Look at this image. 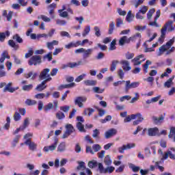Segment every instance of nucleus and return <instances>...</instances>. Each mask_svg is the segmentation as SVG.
<instances>
[{
  "label": "nucleus",
  "mask_w": 175,
  "mask_h": 175,
  "mask_svg": "<svg viewBox=\"0 0 175 175\" xmlns=\"http://www.w3.org/2000/svg\"><path fill=\"white\" fill-rule=\"evenodd\" d=\"M174 40L175 38L173 37V38L170 40L166 43V44L160 46L159 48V52L157 53L158 57H161V55H162V54H163L165 51H167V50H169V49H170V47H172V46H173V44H174Z\"/></svg>",
  "instance_id": "obj_1"
},
{
  "label": "nucleus",
  "mask_w": 175,
  "mask_h": 175,
  "mask_svg": "<svg viewBox=\"0 0 175 175\" xmlns=\"http://www.w3.org/2000/svg\"><path fill=\"white\" fill-rule=\"evenodd\" d=\"M172 24H173V21H169L168 22H167L165 23L164 27L161 29V36L159 38V42H160V43H162L165 40L167 27L172 26Z\"/></svg>",
  "instance_id": "obj_2"
},
{
  "label": "nucleus",
  "mask_w": 175,
  "mask_h": 175,
  "mask_svg": "<svg viewBox=\"0 0 175 175\" xmlns=\"http://www.w3.org/2000/svg\"><path fill=\"white\" fill-rule=\"evenodd\" d=\"M40 80H49L50 79V81H51L52 79L50 77V69L49 68H44L43 69L39 75Z\"/></svg>",
  "instance_id": "obj_3"
},
{
  "label": "nucleus",
  "mask_w": 175,
  "mask_h": 175,
  "mask_svg": "<svg viewBox=\"0 0 175 175\" xmlns=\"http://www.w3.org/2000/svg\"><path fill=\"white\" fill-rule=\"evenodd\" d=\"M75 132V128H73V126L70 124L66 125V131L64 134L62 136V139H66V137L70 136L72 133Z\"/></svg>",
  "instance_id": "obj_4"
},
{
  "label": "nucleus",
  "mask_w": 175,
  "mask_h": 175,
  "mask_svg": "<svg viewBox=\"0 0 175 175\" xmlns=\"http://www.w3.org/2000/svg\"><path fill=\"white\" fill-rule=\"evenodd\" d=\"M40 62H42V57L39 55H34L29 60V65L30 66H32V65L36 66V65H38V64H40Z\"/></svg>",
  "instance_id": "obj_5"
},
{
  "label": "nucleus",
  "mask_w": 175,
  "mask_h": 175,
  "mask_svg": "<svg viewBox=\"0 0 175 175\" xmlns=\"http://www.w3.org/2000/svg\"><path fill=\"white\" fill-rule=\"evenodd\" d=\"M140 85L139 82H133L131 83V81H126L125 85V90L129 91L132 88H137V87Z\"/></svg>",
  "instance_id": "obj_6"
},
{
  "label": "nucleus",
  "mask_w": 175,
  "mask_h": 175,
  "mask_svg": "<svg viewBox=\"0 0 175 175\" xmlns=\"http://www.w3.org/2000/svg\"><path fill=\"white\" fill-rule=\"evenodd\" d=\"M57 146H58V138H55L54 142L52 145L44 147V151L45 152H49V151H54V150L57 148Z\"/></svg>",
  "instance_id": "obj_7"
},
{
  "label": "nucleus",
  "mask_w": 175,
  "mask_h": 175,
  "mask_svg": "<svg viewBox=\"0 0 175 175\" xmlns=\"http://www.w3.org/2000/svg\"><path fill=\"white\" fill-rule=\"evenodd\" d=\"M24 144H25V146H28L29 149L31 151H36V148H38V144H36L35 142H32V140H31V139L26 140L24 142Z\"/></svg>",
  "instance_id": "obj_8"
},
{
  "label": "nucleus",
  "mask_w": 175,
  "mask_h": 175,
  "mask_svg": "<svg viewBox=\"0 0 175 175\" xmlns=\"http://www.w3.org/2000/svg\"><path fill=\"white\" fill-rule=\"evenodd\" d=\"M136 147L135 144H127L126 145H123L122 147L118 148V152L120 154H124L125 152V150H131V148H134Z\"/></svg>",
  "instance_id": "obj_9"
},
{
  "label": "nucleus",
  "mask_w": 175,
  "mask_h": 175,
  "mask_svg": "<svg viewBox=\"0 0 175 175\" xmlns=\"http://www.w3.org/2000/svg\"><path fill=\"white\" fill-rule=\"evenodd\" d=\"M144 57V55H139L138 56L133 59L131 60V62L133 64L134 66L142 65V63L144 62V61H146V59H144L142 61H140V59Z\"/></svg>",
  "instance_id": "obj_10"
},
{
  "label": "nucleus",
  "mask_w": 175,
  "mask_h": 175,
  "mask_svg": "<svg viewBox=\"0 0 175 175\" xmlns=\"http://www.w3.org/2000/svg\"><path fill=\"white\" fill-rule=\"evenodd\" d=\"M12 85H13V83L12 82H9L7 85H5V87L3 89V92H7L8 91V92L13 94V92H15L17 91V90H18V87L14 88H12Z\"/></svg>",
  "instance_id": "obj_11"
},
{
  "label": "nucleus",
  "mask_w": 175,
  "mask_h": 175,
  "mask_svg": "<svg viewBox=\"0 0 175 175\" xmlns=\"http://www.w3.org/2000/svg\"><path fill=\"white\" fill-rule=\"evenodd\" d=\"M83 102H87V98L86 97L79 96V97H77L75 100V104L76 105L79 106V107H83Z\"/></svg>",
  "instance_id": "obj_12"
},
{
  "label": "nucleus",
  "mask_w": 175,
  "mask_h": 175,
  "mask_svg": "<svg viewBox=\"0 0 175 175\" xmlns=\"http://www.w3.org/2000/svg\"><path fill=\"white\" fill-rule=\"evenodd\" d=\"M50 80H51V79L49 78V79H45V80L42 81L41 84H39L36 88V90L37 91H39L40 92H41V91H43V90H46V88H47V85H46V83H47L48 81H50Z\"/></svg>",
  "instance_id": "obj_13"
},
{
  "label": "nucleus",
  "mask_w": 175,
  "mask_h": 175,
  "mask_svg": "<svg viewBox=\"0 0 175 175\" xmlns=\"http://www.w3.org/2000/svg\"><path fill=\"white\" fill-rule=\"evenodd\" d=\"M116 135H117V129H111L105 132V139H110V137H113V136H116Z\"/></svg>",
  "instance_id": "obj_14"
},
{
  "label": "nucleus",
  "mask_w": 175,
  "mask_h": 175,
  "mask_svg": "<svg viewBox=\"0 0 175 175\" xmlns=\"http://www.w3.org/2000/svg\"><path fill=\"white\" fill-rule=\"evenodd\" d=\"M25 79H30V80H35L38 77V72L34 71H29L24 75Z\"/></svg>",
  "instance_id": "obj_15"
},
{
  "label": "nucleus",
  "mask_w": 175,
  "mask_h": 175,
  "mask_svg": "<svg viewBox=\"0 0 175 175\" xmlns=\"http://www.w3.org/2000/svg\"><path fill=\"white\" fill-rule=\"evenodd\" d=\"M159 133V129L157 127L148 129V136H157Z\"/></svg>",
  "instance_id": "obj_16"
},
{
  "label": "nucleus",
  "mask_w": 175,
  "mask_h": 175,
  "mask_svg": "<svg viewBox=\"0 0 175 175\" xmlns=\"http://www.w3.org/2000/svg\"><path fill=\"white\" fill-rule=\"evenodd\" d=\"M152 120L153 121V123L155 124V125H161V124L163 122L165 117H163V116H161L159 118L157 116H152Z\"/></svg>",
  "instance_id": "obj_17"
},
{
  "label": "nucleus",
  "mask_w": 175,
  "mask_h": 175,
  "mask_svg": "<svg viewBox=\"0 0 175 175\" xmlns=\"http://www.w3.org/2000/svg\"><path fill=\"white\" fill-rule=\"evenodd\" d=\"M120 64H122L123 70H126V72H128L129 70H131V69H132V67H131L130 66L129 62L127 60H122Z\"/></svg>",
  "instance_id": "obj_18"
},
{
  "label": "nucleus",
  "mask_w": 175,
  "mask_h": 175,
  "mask_svg": "<svg viewBox=\"0 0 175 175\" xmlns=\"http://www.w3.org/2000/svg\"><path fill=\"white\" fill-rule=\"evenodd\" d=\"M170 158V159H175V154L172 153V151L167 150L164 155H163V157L161 158V161H163L164 159H167V158Z\"/></svg>",
  "instance_id": "obj_19"
},
{
  "label": "nucleus",
  "mask_w": 175,
  "mask_h": 175,
  "mask_svg": "<svg viewBox=\"0 0 175 175\" xmlns=\"http://www.w3.org/2000/svg\"><path fill=\"white\" fill-rule=\"evenodd\" d=\"M170 158V159H175V154L172 153V151L167 150L164 155H163V157L161 158V161H163L164 159H167V158Z\"/></svg>",
  "instance_id": "obj_20"
},
{
  "label": "nucleus",
  "mask_w": 175,
  "mask_h": 175,
  "mask_svg": "<svg viewBox=\"0 0 175 175\" xmlns=\"http://www.w3.org/2000/svg\"><path fill=\"white\" fill-rule=\"evenodd\" d=\"M92 51H94V49H84V51L83 53V58L84 59L87 58H90V57H91V54H92Z\"/></svg>",
  "instance_id": "obj_21"
},
{
  "label": "nucleus",
  "mask_w": 175,
  "mask_h": 175,
  "mask_svg": "<svg viewBox=\"0 0 175 175\" xmlns=\"http://www.w3.org/2000/svg\"><path fill=\"white\" fill-rule=\"evenodd\" d=\"M10 59V56H9V53L7 51H4L1 55V57L0 58V64H3L5 62V59Z\"/></svg>",
  "instance_id": "obj_22"
},
{
  "label": "nucleus",
  "mask_w": 175,
  "mask_h": 175,
  "mask_svg": "<svg viewBox=\"0 0 175 175\" xmlns=\"http://www.w3.org/2000/svg\"><path fill=\"white\" fill-rule=\"evenodd\" d=\"M131 42V38H128L126 36L122 37L119 40V44L120 46H124L125 43H130Z\"/></svg>",
  "instance_id": "obj_23"
},
{
  "label": "nucleus",
  "mask_w": 175,
  "mask_h": 175,
  "mask_svg": "<svg viewBox=\"0 0 175 175\" xmlns=\"http://www.w3.org/2000/svg\"><path fill=\"white\" fill-rule=\"evenodd\" d=\"M59 42L57 40H53L51 42H46V47L49 50H53L54 49V46H58Z\"/></svg>",
  "instance_id": "obj_24"
},
{
  "label": "nucleus",
  "mask_w": 175,
  "mask_h": 175,
  "mask_svg": "<svg viewBox=\"0 0 175 175\" xmlns=\"http://www.w3.org/2000/svg\"><path fill=\"white\" fill-rule=\"evenodd\" d=\"M6 36H10V32L9 31H6L5 33L1 32L0 42H5V39H6Z\"/></svg>",
  "instance_id": "obj_25"
},
{
  "label": "nucleus",
  "mask_w": 175,
  "mask_h": 175,
  "mask_svg": "<svg viewBox=\"0 0 175 175\" xmlns=\"http://www.w3.org/2000/svg\"><path fill=\"white\" fill-rule=\"evenodd\" d=\"M79 44V41H77V42H70L69 44H66L65 45V47L66 49H72V47H77Z\"/></svg>",
  "instance_id": "obj_26"
},
{
  "label": "nucleus",
  "mask_w": 175,
  "mask_h": 175,
  "mask_svg": "<svg viewBox=\"0 0 175 175\" xmlns=\"http://www.w3.org/2000/svg\"><path fill=\"white\" fill-rule=\"evenodd\" d=\"M129 167L133 170L135 173H137L140 170V167L135 165V164L129 163Z\"/></svg>",
  "instance_id": "obj_27"
},
{
  "label": "nucleus",
  "mask_w": 175,
  "mask_h": 175,
  "mask_svg": "<svg viewBox=\"0 0 175 175\" xmlns=\"http://www.w3.org/2000/svg\"><path fill=\"white\" fill-rule=\"evenodd\" d=\"M76 85V83H71L70 84L67 85H61L60 86L58 87V90H64V88H72V87H75Z\"/></svg>",
  "instance_id": "obj_28"
},
{
  "label": "nucleus",
  "mask_w": 175,
  "mask_h": 175,
  "mask_svg": "<svg viewBox=\"0 0 175 175\" xmlns=\"http://www.w3.org/2000/svg\"><path fill=\"white\" fill-rule=\"evenodd\" d=\"M66 150V144L65 142H62L57 147V151L59 152H64Z\"/></svg>",
  "instance_id": "obj_29"
},
{
  "label": "nucleus",
  "mask_w": 175,
  "mask_h": 175,
  "mask_svg": "<svg viewBox=\"0 0 175 175\" xmlns=\"http://www.w3.org/2000/svg\"><path fill=\"white\" fill-rule=\"evenodd\" d=\"M8 44L10 46V47H12L14 50H18V44H16V42L13 40H10L8 41Z\"/></svg>",
  "instance_id": "obj_30"
},
{
  "label": "nucleus",
  "mask_w": 175,
  "mask_h": 175,
  "mask_svg": "<svg viewBox=\"0 0 175 175\" xmlns=\"http://www.w3.org/2000/svg\"><path fill=\"white\" fill-rule=\"evenodd\" d=\"M29 125V118H26L24 120L23 124L21 126V131H24L25 128H27V126Z\"/></svg>",
  "instance_id": "obj_31"
},
{
  "label": "nucleus",
  "mask_w": 175,
  "mask_h": 175,
  "mask_svg": "<svg viewBox=\"0 0 175 175\" xmlns=\"http://www.w3.org/2000/svg\"><path fill=\"white\" fill-rule=\"evenodd\" d=\"M120 62L118 60H113L111 64L110 70L111 72H114L116 69H117V64H118Z\"/></svg>",
  "instance_id": "obj_32"
},
{
  "label": "nucleus",
  "mask_w": 175,
  "mask_h": 175,
  "mask_svg": "<svg viewBox=\"0 0 175 175\" xmlns=\"http://www.w3.org/2000/svg\"><path fill=\"white\" fill-rule=\"evenodd\" d=\"M3 69H5V64L0 63V77H5L6 76V72Z\"/></svg>",
  "instance_id": "obj_33"
},
{
  "label": "nucleus",
  "mask_w": 175,
  "mask_h": 175,
  "mask_svg": "<svg viewBox=\"0 0 175 175\" xmlns=\"http://www.w3.org/2000/svg\"><path fill=\"white\" fill-rule=\"evenodd\" d=\"M111 158L110 157V155H107L104 159V163L106 165V166H110L111 165Z\"/></svg>",
  "instance_id": "obj_34"
},
{
  "label": "nucleus",
  "mask_w": 175,
  "mask_h": 175,
  "mask_svg": "<svg viewBox=\"0 0 175 175\" xmlns=\"http://www.w3.org/2000/svg\"><path fill=\"white\" fill-rule=\"evenodd\" d=\"M37 103H38V102H36V100H31V99H29V98H27L25 101V105H27V106H33V105H36Z\"/></svg>",
  "instance_id": "obj_35"
},
{
  "label": "nucleus",
  "mask_w": 175,
  "mask_h": 175,
  "mask_svg": "<svg viewBox=\"0 0 175 175\" xmlns=\"http://www.w3.org/2000/svg\"><path fill=\"white\" fill-rule=\"evenodd\" d=\"M168 137L173 139V142H175V127H171Z\"/></svg>",
  "instance_id": "obj_36"
},
{
  "label": "nucleus",
  "mask_w": 175,
  "mask_h": 175,
  "mask_svg": "<svg viewBox=\"0 0 175 175\" xmlns=\"http://www.w3.org/2000/svg\"><path fill=\"white\" fill-rule=\"evenodd\" d=\"M79 165L77 167V170H85V163L83 161H78Z\"/></svg>",
  "instance_id": "obj_37"
},
{
  "label": "nucleus",
  "mask_w": 175,
  "mask_h": 175,
  "mask_svg": "<svg viewBox=\"0 0 175 175\" xmlns=\"http://www.w3.org/2000/svg\"><path fill=\"white\" fill-rule=\"evenodd\" d=\"M88 166L90 169H94V167H96L98 166V161L93 160L88 162Z\"/></svg>",
  "instance_id": "obj_38"
},
{
  "label": "nucleus",
  "mask_w": 175,
  "mask_h": 175,
  "mask_svg": "<svg viewBox=\"0 0 175 175\" xmlns=\"http://www.w3.org/2000/svg\"><path fill=\"white\" fill-rule=\"evenodd\" d=\"M85 85H96V81L94 80H85L83 81Z\"/></svg>",
  "instance_id": "obj_39"
},
{
  "label": "nucleus",
  "mask_w": 175,
  "mask_h": 175,
  "mask_svg": "<svg viewBox=\"0 0 175 175\" xmlns=\"http://www.w3.org/2000/svg\"><path fill=\"white\" fill-rule=\"evenodd\" d=\"M172 85H173V78H170L166 82H165L164 87L170 88Z\"/></svg>",
  "instance_id": "obj_40"
},
{
  "label": "nucleus",
  "mask_w": 175,
  "mask_h": 175,
  "mask_svg": "<svg viewBox=\"0 0 175 175\" xmlns=\"http://www.w3.org/2000/svg\"><path fill=\"white\" fill-rule=\"evenodd\" d=\"M12 39L16 40L17 43H23V38L18 34L14 35Z\"/></svg>",
  "instance_id": "obj_41"
},
{
  "label": "nucleus",
  "mask_w": 175,
  "mask_h": 175,
  "mask_svg": "<svg viewBox=\"0 0 175 175\" xmlns=\"http://www.w3.org/2000/svg\"><path fill=\"white\" fill-rule=\"evenodd\" d=\"M58 13H59V16L60 17H63V18H66V17H68V12L66 11L64 12V10H59Z\"/></svg>",
  "instance_id": "obj_42"
},
{
  "label": "nucleus",
  "mask_w": 175,
  "mask_h": 175,
  "mask_svg": "<svg viewBox=\"0 0 175 175\" xmlns=\"http://www.w3.org/2000/svg\"><path fill=\"white\" fill-rule=\"evenodd\" d=\"M149 65H151V61L150 60H147L145 63V64L143 65V68H144V72L145 73H147V72H148V68H149Z\"/></svg>",
  "instance_id": "obj_43"
},
{
  "label": "nucleus",
  "mask_w": 175,
  "mask_h": 175,
  "mask_svg": "<svg viewBox=\"0 0 175 175\" xmlns=\"http://www.w3.org/2000/svg\"><path fill=\"white\" fill-rule=\"evenodd\" d=\"M51 109H54V105L51 103H48L44 107V111H49V110H51Z\"/></svg>",
  "instance_id": "obj_44"
},
{
  "label": "nucleus",
  "mask_w": 175,
  "mask_h": 175,
  "mask_svg": "<svg viewBox=\"0 0 175 175\" xmlns=\"http://www.w3.org/2000/svg\"><path fill=\"white\" fill-rule=\"evenodd\" d=\"M94 35H96L97 38H100L101 35L100 28H99V27L98 26H96L94 27Z\"/></svg>",
  "instance_id": "obj_45"
},
{
  "label": "nucleus",
  "mask_w": 175,
  "mask_h": 175,
  "mask_svg": "<svg viewBox=\"0 0 175 175\" xmlns=\"http://www.w3.org/2000/svg\"><path fill=\"white\" fill-rule=\"evenodd\" d=\"M90 31H91V27L86 26L83 30V33H82V36H83V38H85V36H87V35H88L90 33Z\"/></svg>",
  "instance_id": "obj_46"
},
{
  "label": "nucleus",
  "mask_w": 175,
  "mask_h": 175,
  "mask_svg": "<svg viewBox=\"0 0 175 175\" xmlns=\"http://www.w3.org/2000/svg\"><path fill=\"white\" fill-rule=\"evenodd\" d=\"M77 128L80 132H85V129H84V125L80 122L77 123Z\"/></svg>",
  "instance_id": "obj_47"
},
{
  "label": "nucleus",
  "mask_w": 175,
  "mask_h": 175,
  "mask_svg": "<svg viewBox=\"0 0 175 175\" xmlns=\"http://www.w3.org/2000/svg\"><path fill=\"white\" fill-rule=\"evenodd\" d=\"M172 70L170 69V68H167L166 69V71L164 72V73H163L161 75V79H163V77H167V76H169V75H170V73H172Z\"/></svg>",
  "instance_id": "obj_48"
},
{
  "label": "nucleus",
  "mask_w": 175,
  "mask_h": 175,
  "mask_svg": "<svg viewBox=\"0 0 175 175\" xmlns=\"http://www.w3.org/2000/svg\"><path fill=\"white\" fill-rule=\"evenodd\" d=\"M141 38H142V34H140V33H137L133 36L129 38V39H130V42L131 40L133 42L136 40V39L140 40Z\"/></svg>",
  "instance_id": "obj_49"
},
{
  "label": "nucleus",
  "mask_w": 175,
  "mask_h": 175,
  "mask_svg": "<svg viewBox=\"0 0 175 175\" xmlns=\"http://www.w3.org/2000/svg\"><path fill=\"white\" fill-rule=\"evenodd\" d=\"M98 170L99 172L101 174H105V173L106 172L105 167H103V164H102V163H98Z\"/></svg>",
  "instance_id": "obj_50"
},
{
  "label": "nucleus",
  "mask_w": 175,
  "mask_h": 175,
  "mask_svg": "<svg viewBox=\"0 0 175 175\" xmlns=\"http://www.w3.org/2000/svg\"><path fill=\"white\" fill-rule=\"evenodd\" d=\"M99 135H100V131L98 129H95L93 131L92 137L94 139H99Z\"/></svg>",
  "instance_id": "obj_51"
},
{
  "label": "nucleus",
  "mask_w": 175,
  "mask_h": 175,
  "mask_svg": "<svg viewBox=\"0 0 175 175\" xmlns=\"http://www.w3.org/2000/svg\"><path fill=\"white\" fill-rule=\"evenodd\" d=\"M136 116L135 114L131 115V116H126V118L124 119V122H130L131 120H135Z\"/></svg>",
  "instance_id": "obj_52"
},
{
  "label": "nucleus",
  "mask_w": 175,
  "mask_h": 175,
  "mask_svg": "<svg viewBox=\"0 0 175 175\" xmlns=\"http://www.w3.org/2000/svg\"><path fill=\"white\" fill-rule=\"evenodd\" d=\"M92 90L96 94H103V92L105 91V89H100L99 87H94Z\"/></svg>",
  "instance_id": "obj_53"
},
{
  "label": "nucleus",
  "mask_w": 175,
  "mask_h": 175,
  "mask_svg": "<svg viewBox=\"0 0 175 175\" xmlns=\"http://www.w3.org/2000/svg\"><path fill=\"white\" fill-rule=\"evenodd\" d=\"M114 169H116L114 167L107 165L105 168V172H104V174H107V173H113V172H114Z\"/></svg>",
  "instance_id": "obj_54"
},
{
  "label": "nucleus",
  "mask_w": 175,
  "mask_h": 175,
  "mask_svg": "<svg viewBox=\"0 0 175 175\" xmlns=\"http://www.w3.org/2000/svg\"><path fill=\"white\" fill-rule=\"evenodd\" d=\"M133 5H135V8H139V6H140V5H142V3H143V2H144V0H134L132 1Z\"/></svg>",
  "instance_id": "obj_55"
},
{
  "label": "nucleus",
  "mask_w": 175,
  "mask_h": 175,
  "mask_svg": "<svg viewBox=\"0 0 175 175\" xmlns=\"http://www.w3.org/2000/svg\"><path fill=\"white\" fill-rule=\"evenodd\" d=\"M115 27H116V23H114V22H111L109 24V35H111V33H113V31H114Z\"/></svg>",
  "instance_id": "obj_56"
},
{
  "label": "nucleus",
  "mask_w": 175,
  "mask_h": 175,
  "mask_svg": "<svg viewBox=\"0 0 175 175\" xmlns=\"http://www.w3.org/2000/svg\"><path fill=\"white\" fill-rule=\"evenodd\" d=\"M123 24H124V20H122V18H118L116 19V27L118 28H120V27H121V25H122Z\"/></svg>",
  "instance_id": "obj_57"
},
{
  "label": "nucleus",
  "mask_w": 175,
  "mask_h": 175,
  "mask_svg": "<svg viewBox=\"0 0 175 175\" xmlns=\"http://www.w3.org/2000/svg\"><path fill=\"white\" fill-rule=\"evenodd\" d=\"M135 118H137V120L139 121V122H142V121L144 120V118L142 116V113H138L137 114H135Z\"/></svg>",
  "instance_id": "obj_58"
},
{
  "label": "nucleus",
  "mask_w": 175,
  "mask_h": 175,
  "mask_svg": "<svg viewBox=\"0 0 175 175\" xmlns=\"http://www.w3.org/2000/svg\"><path fill=\"white\" fill-rule=\"evenodd\" d=\"M85 76H87V74H82L79 75L77 78L75 79L76 83H80L81 80H84V77H85Z\"/></svg>",
  "instance_id": "obj_59"
},
{
  "label": "nucleus",
  "mask_w": 175,
  "mask_h": 175,
  "mask_svg": "<svg viewBox=\"0 0 175 175\" xmlns=\"http://www.w3.org/2000/svg\"><path fill=\"white\" fill-rule=\"evenodd\" d=\"M33 88V85H32V84H30L23 86L22 89L23 91H31V90H32Z\"/></svg>",
  "instance_id": "obj_60"
},
{
  "label": "nucleus",
  "mask_w": 175,
  "mask_h": 175,
  "mask_svg": "<svg viewBox=\"0 0 175 175\" xmlns=\"http://www.w3.org/2000/svg\"><path fill=\"white\" fill-rule=\"evenodd\" d=\"M155 13V9L152 8V10H150L148 12L147 17L148 20H150V18L152 17V14Z\"/></svg>",
  "instance_id": "obj_61"
},
{
  "label": "nucleus",
  "mask_w": 175,
  "mask_h": 175,
  "mask_svg": "<svg viewBox=\"0 0 175 175\" xmlns=\"http://www.w3.org/2000/svg\"><path fill=\"white\" fill-rule=\"evenodd\" d=\"M116 40H113L111 44H110V47L109 48V51H113V50H116V49H117V47H116Z\"/></svg>",
  "instance_id": "obj_62"
},
{
  "label": "nucleus",
  "mask_w": 175,
  "mask_h": 175,
  "mask_svg": "<svg viewBox=\"0 0 175 175\" xmlns=\"http://www.w3.org/2000/svg\"><path fill=\"white\" fill-rule=\"evenodd\" d=\"M56 118H57L58 120H62L65 118V114H64V113L61 111H59L56 113Z\"/></svg>",
  "instance_id": "obj_63"
},
{
  "label": "nucleus",
  "mask_w": 175,
  "mask_h": 175,
  "mask_svg": "<svg viewBox=\"0 0 175 175\" xmlns=\"http://www.w3.org/2000/svg\"><path fill=\"white\" fill-rule=\"evenodd\" d=\"M92 148L94 152H98V151H100V149L102 148V147H100V145L99 144H94L93 145Z\"/></svg>",
  "instance_id": "obj_64"
}]
</instances>
